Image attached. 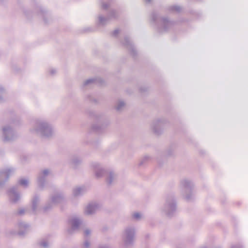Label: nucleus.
<instances>
[{"mask_svg":"<svg viewBox=\"0 0 248 248\" xmlns=\"http://www.w3.org/2000/svg\"><path fill=\"white\" fill-rule=\"evenodd\" d=\"M32 133L41 137L49 138L54 134V129L52 125L46 120L37 121L31 129Z\"/></svg>","mask_w":248,"mask_h":248,"instance_id":"f257e3e1","label":"nucleus"},{"mask_svg":"<svg viewBox=\"0 0 248 248\" xmlns=\"http://www.w3.org/2000/svg\"><path fill=\"white\" fill-rule=\"evenodd\" d=\"M177 210V205L175 197L173 194L168 195L165 202L161 208L162 213L168 217H171L174 215Z\"/></svg>","mask_w":248,"mask_h":248,"instance_id":"f03ea898","label":"nucleus"},{"mask_svg":"<svg viewBox=\"0 0 248 248\" xmlns=\"http://www.w3.org/2000/svg\"><path fill=\"white\" fill-rule=\"evenodd\" d=\"M151 19L152 21L157 23L158 31L160 32L167 31L173 24V22L170 21L167 18L160 17L155 13H153L151 15Z\"/></svg>","mask_w":248,"mask_h":248,"instance_id":"7ed1b4c3","label":"nucleus"},{"mask_svg":"<svg viewBox=\"0 0 248 248\" xmlns=\"http://www.w3.org/2000/svg\"><path fill=\"white\" fill-rule=\"evenodd\" d=\"M193 187V183L189 179H184L180 182L181 192L187 201L192 200L194 197Z\"/></svg>","mask_w":248,"mask_h":248,"instance_id":"20e7f679","label":"nucleus"},{"mask_svg":"<svg viewBox=\"0 0 248 248\" xmlns=\"http://www.w3.org/2000/svg\"><path fill=\"white\" fill-rule=\"evenodd\" d=\"M65 201L64 195L61 193H57L52 195L49 202L43 207V212H46L51 209L55 205L63 202Z\"/></svg>","mask_w":248,"mask_h":248,"instance_id":"39448f33","label":"nucleus"},{"mask_svg":"<svg viewBox=\"0 0 248 248\" xmlns=\"http://www.w3.org/2000/svg\"><path fill=\"white\" fill-rule=\"evenodd\" d=\"M81 223L82 220L79 217L73 216L69 217L67 220V233L72 234L78 231Z\"/></svg>","mask_w":248,"mask_h":248,"instance_id":"423d86ee","label":"nucleus"},{"mask_svg":"<svg viewBox=\"0 0 248 248\" xmlns=\"http://www.w3.org/2000/svg\"><path fill=\"white\" fill-rule=\"evenodd\" d=\"M135 229L132 226H128L124 230L123 239L124 245L128 246L132 245L135 239Z\"/></svg>","mask_w":248,"mask_h":248,"instance_id":"0eeeda50","label":"nucleus"},{"mask_svg":"<svg viewBox=\"0 0 248 248\" xmlns=\"http://www.w3.org/2000/svg\"><path fill=\"white\" fill-rule=\"evenodd\" d=\"M167 121L164 118H159L154 120L151 124V128L154 133L160 135L163 131Z\"/></svg>","mask_w":248,"mask_h":248,"instance_id":"6e6552de","label":"nucleus"},{"mask_svg":"<svg viewBox=\"0 0 248 248\" xmlns=\"http://www.w3.org/2000/svg\"><path fill=\"white\" fill-rule=\"evenodd\" d=\"M2 138L4 141H11L17 137V135L14 129L9 125L3 127Z\"/></svg>","mask_w":248,"mask_h":248,"instance_id":"1a4fd4ad","label":"nucleus"},{"mask_svg":"<svg viewBox=\"0 0 248 248\" xmlns=\"http://www.w3.org/2000/svg\"><path fill=\"white\" fill-rule=\"evenodd\" d=\"M15 171L16 169L12 167H7L0 171V186L4 185Z\"/></svg>","mask_w":248,"mask_h":248,"instance_id":"9d476101","label":"nucleus"},{"mask_svg":"<svg viewBox=\"0 0 248 248\" xmlns=\"http://www.w3.org/2000/svg\"><path fill=\"white\" fill-rule=\"evenodd\" d=\"M7 195L9 202L13 204H16L20 200V194L15 187H11L8 189Z\"/></svg>","mask_w":248,"mask_h":248,"instance_id":"9b49d317","label":"nucleus"},{"mask_svg":"<svg viewBox=\"0 0 248 248\" xmlns=\"http://www.w3.org/2000/svg\"><path fill=\"white\" fill-rule=\"evenodd\" d=\"M117 16V13L114 10L111 11L108 17L99 15L98 16V24L100 26H104L108 22L110 19L116 18Z\"/></svg>","mask_w":248,"mask_h":248,"instance_id":"f8f14e48","label":"nucleus"},{"mask_svg":"<svg viewBox=\"0 0 248 248\" xmlns=\"http://www.w3.org/2000/svg\"><path fill=\"white\" fill-rule=\"evenodd\" d=\"M50 174V171L48 169H44L40 171L37 177V183L40 187L45 186L46 177Z\"/></svg>","mask_w":248,"mask_h":248,"instance_id":"ddd939ff","label":"nucleus"},{"mask_svg":"<svg viewBox=\"0 0 248 248\" xmlns=\"http://www.w3.org/2000/svg\"><path fill=\"white\" fill-rule=\"evenodd\" d=\"M99 207V204L96 202H89L85 206L84 213L86 215H93L96 212Z\"/></svg>","mask_w":248,"mask_h":248,"instance_id":"4468645a","label":"nucleus"},{"mask_svg":"<svg viewBox=\"0 0 248 248\" xmlns=\"http://www.w3.org/2000/svg\"><path fill=\"white\" fill-rule=\"evenodd\" d=\"M90 167L94 171L96 177L100 178L104 175L105 170L99 163L92 162L90 164Z\"/></svg>","mask_w":248,"mask_h":248,"instance_id":"2eb2a0df","label":"nucleus"},{"mask_svg":"<svg viewBox=\"0 0 248 248\" xmlns=\"http://www.w3.org/2000/svg\"><path fill=\"white\" fill-rule=\"evenodd\" d=\"M40 198L39 196L35 195L31 201V209L34 213L40 209Z\"/></svg>","mask_w":248,"mask_h":248,"instance_id":"dca6fc26","label":"nucleus"},{"mask_svg":"<svg viewBox=\"0 0 248 248\" xmlns=\"http://www.w3.org/2000/svg\"><path fill=\"white\" fill-rule=\"evenodd\" d=\"M82 162V159L80 157L77 155H74L71 157L69 160V164L73 168H76Z\"/></svg>","mask_w":248,"mask_h":248,"instance_id":"f3484780","label":"nucleus"},{"mask_svg":"<svg viewBox=\"0 0 248 248\" xmlns=\"http://www.w3.org/2000/svg\"><path fill=\"white\" fill-rule=\"evenodd\" d=\"M86 191V188L84 186L76 187L73 190V195L75 197H79L83 195Z\"/></svg>","mask_w":248,"mask_h":248,"instance_id":"a211bd4d","label":"nucleus"},{"mask_svg":"<svg viewBox=\"0 0 248 248\" xmlns=\"http://www.w3.org/2000/svg\"><path fill=\"white\" fill-rule=\"evenodd\" d=\"M103 83V80L100 78H90L86 80H85L83 82V86H86L88 85H91L93 83H96V84H102Z\"/></svg>","mask_w":248,"mask_h":248,"instance_id":"6ab92c4d","label":"nucleus"},{"mask_svg":"<svg viewBox=\"0 0 248 248\" xmlns=\"http://www.w3.org/2000/svg\"><path fill=\"white\" fill-rule=\"evenodd\" d=\"M130 51L131 53L134 55L136 54V50L133 46L132 43L130 42L128 37L124 38V42L122 43Z\"/></svg>","mask_w":248,"mask_h":248,"instance_id":"aec40b11","label":"nucleus"},{"mask_svg":"<svg viewBox=\"0 0 248 248\" xmlns=\"http://www.w3.org/2000/svg\"><path fill=\"white\" fill-rule=\"evenodd\" d=\"M18 227L19 229V233L21 235L24 233L25 231L28 230L29 226L28 224L24 222H20L18 223Z\"/></svg>","mask_w":248,"mask_h":248,"instance_id":"412c9836","label":"nucleus"},{"mask_svg":"<svg viewBox=\"0 0 248 248\" xmlns=\"http://www.w3.org/2000/svg\"><path fill=\"white\" fill-rule=\"evenodd\" d=\"M116 177V176L113 172L109 171L107 178V183L109 185L112 184L115 180Z\"/></svg>","mask_w":248,"mask_h":248,"instance_id":"4be33fe9","label":"nucleus"},{"mask_svg":"<svg viewBox=\"0 0 248 248\" xmlns=\"http://www.w3.org/2000/svg\"><path fill=\"white\" fill-rule=\"evenodd\" d=\"M18 184L24 188H26L29 185V180L28 178H22L18 181Z\"/></svg>","mask_w":248,"mask_h":248,"instance_id":"5701e85b","label":"nucleus"},{"mask_svg":"<svg viewBox=\"0 0 248 248\" xmlns=\"http://www.w3.org/2000/svg\"><path fill=\"white\" fill-rule=\"evenodd\" d=\"M38 244L40 248H49L51 246V243L45 239L41 240Z\"/></svg>","mask_w":248,"mask_h":248,"instance_id":"b1692460","label":"nucleus"},{"mask_svg":"<svg viewBox=\"0 0 248 248\" xmlns=\"http://www.w3.org/2000/svg\"><path fill=\"white\" fill-rule=\"evenodd\" d=\"M125 106V103L123 100H119L116 106V109L118 111H122Z\"/></svg>","mask_w":248,"mask_h":248,"instance_id":"393cba45","label":"nucleus"},{"mask_svg":"<svg viewBox=\"0 0 248 248\" xmlns=\"http://www.w3.org/2000/svg\"><path fill=\"white\" fill-rule=\"evenodd\" d=\"M132 217L135 220L139 221L143 217L142 214L139 212H135L132 214Z\"/></svg>","mask_w":248,"mask_h":248,"instance_id":"a878e982","label":"nucleus"},{"mask_svg":"<svg viewBox=\"0 0 248 248\" xmlns=\"http://www.w3.org/2000/svg\"><path fill=\"white\" fill-rule=\"evenodd\" d=\"M170 9L171 11H174L179 12L181 11V8L179 6L174 5L170 7Z\"/></svg>","mask_w":248,"mask_h":248,"instance_id":"bb28decb","label":"nucleus"},{"mask_svg":"<svg viewBox=\"0 0 248 248\" xmlns=\"http://www.w3.org/2000/svg\"><path fill=\"white\" fill-rule=\"evenodd\" d=\"M4 92V88L0 85V102L3 101V97L2 96V94Z\"/></svg>","mask_w":248,"mask_h":248,"instance_id":"cd10ccee","label":"nucleus"},{"mask_svg":"<svg viewBox=\"0 0 248 248\" xmlns=\"http://www.w3.org/2000/svg\"><path fill=\"white\" fill-rule=\"evenodd\" d=\"M90 246V243L87 240H85L83 244V248H89Z\"/></svg>","mask_w":248,"mask_h":248,"instance_id":"c85d7f7f","label":"nucleus"},{"mask_svg":"<svg viewBox=\"0 0 248 248\" xmlns=\"http://www.w3.org/2000/svg\"><path fill=\"white\" fill-rule=\"evenodd\" d=\"M149 158V157L148 156H144L142 159V160L140 161V164L139 165H142L143 164L144 162L146 161Z\"/></svg>","mask_w":248,"mask_h":248,"instance_id":"c756f323","label":"nucleus"},{"mask_svg":"<svg viewBox=\"0 0 248 248\" xmlns=\"http://www.w3.org/2000/svg\"><path fill=\"white\" fill-rule=\"evenodd\" d=\"M56 72L57 70L54 68H51L49 70V73L51 76L54 75L56 73Z\"/></svg>","mask_w":248,"mask_h":248,"instance_id":"7c9ffc66","label":"nucleus"},{"mask_svg":"<svg viewBox=\"0 0 248 248\" xmlns=\"http://www.w3.org/2000/svg\"><path fill=\"white\" fill-rule=\"evenodd\" d=\"M25 212V210L24 209L20 208L18 210L16 214L18 215H22L24 214Z\"/></svg>","mask_w":248,"mask_h":248,"instance_id":"2f4dec72","label":"nucleus"},{"mask_svg":"<svg viewBox=\"0 0 248 248\" xmlns=\"http://www.w3.org/2000/svg\"><path fill=\"white\" fill-rule=\"evenodd\" d=\"M38 15L40 16L41 17L44 18L45 14V11H44L43 9H40V12L38 13Z\"/></svg>","mask_w":248,"mask_h":248,"instance_id":"473e14b6","label":"nucleus"},{"mask_svg":"<svg viewBox=\"0 0 248 248\" xmlns=\"http://www.w3.org/2000/svg\"><path fill=\"white\" fill-rule=\"evenodd\" d=\"M91 233V231L89 229H86L84 231V235L86 236L90 235Z\"/></svg>","mask_w":248,"mask_h":248,"instance_id":"72a5a7b5","label":"nucleus"},{"mask_svg":"<svg viewBox=\"0 0 248 248\" xmlns=\"http://www.w3.org/2000/svg\"><path fill=\"white\" fill-rule=\"evenodd\" d=\"M120 32V30L119 29H116L114 31L112 32V35L114 36V37H117V35Z\"/></svg>","mask_w":248,"mask_h":248,"instance_id":"f704fd0d","label":"nucleus"},{"mask_svg":"<svg viewBox=\"0 0 248 248\" xmlns=\"http://www.w3.org/2000/svg\"><path fill=\"white\" fill-rule=\"evenodd\" d=\"M102 7L104 9H107L108 7V4L106 3H103L102 4Z\"/></svg>","mask_w":248,"mask_h":248,"instance_id":"c9c22d12","label":"nucleus"},{"mask_svg":"<svg viewBox=\"0 0 248 248\" xmlns=\"http://www.w3.org/2000/svg\"><path fill=\"white\" fill-rule=\"evenodd\" d=\"M98 248H112L110 246L108 245H102L99 247Z\"/></svg>","mask_w":248,"mask_h":248,"instance_id":"e433bc0d","label":"nucleus"},{"mask_svg":"<svg viewBox=\"0 0 248 248\" xmlns=\"http://www.w3.org/2000/svg\"><path fill=\"white\" fill-rule=\"evenodd\" d=\"M231 248H242L239 246H233Z\"/></svg>","mask_w":248,"mask_h":248,"instance_id":"4c0bfd02","label":"nucleus"},{"mask_svg":"<svg viewBox=\"0 0 248 248\" xmlns=\"http://www.w3.org/2000/svg\"><path fill=\"white\" fill-rule=\"evenodd\" d=\"M152 0H145L146 3H149Z\"/></svg>","mask_w":248,"mask_h":248,"instance_id":"58836bf2","label":"nucleus"},{"mask_svg":"<svg viewBox=\"0 0 248 248\" xmlns=\"http://www.w3.org/2000/svg\"><path fill=\"white\" fill-rule=\"evenodd\" d=\"M93 129H94V130H97V128L95 127V125H93Z\"/></svg>","mask_w":248,"mask_h":248,"instance_id":"ea45409f","label":"nucleus"}]
</instances>
